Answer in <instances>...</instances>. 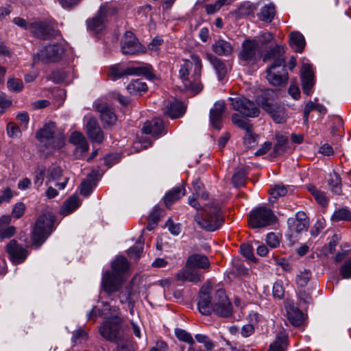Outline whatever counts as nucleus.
I'll return each instance as SVG.
<instances>
[{
  "instance_id": "obj_1",
  "label": "nucleus",
  "mask_w": 351,
  "mask_h": 351,
  "mask_svg": "<svg viewBox=\"0 0 351 351\" xmlns=\"http://www.w3.org/2000/svg\"><path fill=\"white\" fill-rule=\"evenodd\" d=\"M285 48L282 45H276L269 49L263 56L265 62L272 60V63L267 68V80L274 86H285L288 80V73L286 70L285 60L283 57Z\"/></svg>"
},
{
  "instance_id": "obj_2",
  "label": "nucleus",
  "mask_w": 351,
  "mask_h": 351,
  "mask_svg": "<svg viewBox=\"0 0 351 351\" xmlns=\"http://www.w3.org/2000/svg\"><path fill=\"white\" fill-rule=\"evenodd\" d=\"M191 58V60L182 61L179 69V77L186 90L197 94L203 88L200 80L202 64L198 56L192 55Z\"/></svg>"
},
{
  "instance_id": "obj_3",
  "label": "nucleus",
  "mask_w": 351,
  "mask_h": 351,
  "mask_svg": "<svg viewBox=\"0 0 351 351\" xmlns=\"http://www.w3.org/2000/svg\"><path fill=\"white\" fill-rule=\"evenodd\" d=\"M199 210L202 213L197 212L194 219L201 228L213 232L219 229L224 223L225 218L219 201L212 200L202 206Z\"/></svg>"
},
{
  "instance_id": "obj_4",
  "label": "nucleus",
  "mask_w": 351,
  "mask_h": 351,
  "mask_svg": "<svg viewBox=\"0 0 351 351\" xmlns=\"http://www.w3.org/2000/svg\"><path fill=\"white\" fill-rule=\"evenodd\" d=\"M277 97L278 93L276 91L273 89H267L258 95L256 101L276 123H283L287 119L286 111L283 106L274 103Z\"/></svg>"
},
{
  "instance_id": "obj_5",
  "label": "nucleus",
  "mask_w": 351,
  "mask_h": 351,
  "mask_svg": "<svg viewBox=\"0 0 351 351\" xmlns=\"http://www.w3.org/2000/svg\"><path fill=\"white\" fill-rule=\"evenodd\" d=\"M36 138L47 149L55 150L61 149L64 145V136L57 132L54 123H46L43 128L37 131Z\"/></svg>"
},
{
  "instance_id": "obj_6",
  "label": "nucleus",
  "mask_w": 351,
  "mask_h": 351,
  "mask_svg": "<svg viewBox=\"0 0 351 351\" xmlns=\"http://www.w3.org/2000/svg\"><path fill=\"white\" fill-rule=\"evenodd\" d=\"M117 313L110 312V315L106 321L101 323L99 327L100 335L106 341L117 343L124 339L121 328L122 319Z\"/></svg>"
},
{
  "instance_id": "obj_7",
  "label": "nucleus",
  "mask_w": 351,
  "mask_h": 351,
  "mask_svg": "<svg viewBox=\"0 0 351 351\" xmlns=\"http://www.w3.org/2000/svg\"><path fill=\"white\" fill-rule=\"evenodd\" d=\"M144 75L149 80H153L155 77L152 66L147 64L128 67H123L118 64L111 66L109 69V76L112 80H117L128 75Z\"/></svg>"
},
{
  "instance_id": "obj_8",
  "label": "nucleus",
  "mask_w": 351,
  "mask_h": 351,
  "mask_svg": "<svg viewBox=\"0 0 351 351\" xmlns=\"http://www.w3.org/2000/svg\"><path fill=\"white\" fill-rule=\"evenodd\" d=\"M55 218L50 214L40 215L33 228L32 240L33 245L40 246L53 230Z\"/></svg>"
},
{
  "instance_id": "obj_9",
  "label": "nucleus",
  "mask_w": 351,
  "mask_h": 351,
  "mask_svg": "<svg viewBox=\"0 0 351 351\" xmlns=\"http://www.w3.org/2000/svg\"><path fill=\"white\" fill-rule=\"evenodd\" d=\"M115 13L116 9L114 7L107 4L101 5L95 16L86 20L87 29L95 33L103 31L106 27L109 17Z\"/></svg>"
},
{
  "instance_id": "obj_10",
  "label": "nucleus",
  "mask_w": 351,
  "mask_h": 351,
  "mask_svg": "<svg viewBox=\"0 0 351 351\" xmlns=\"http://www.w3.org/2000/svg\"><path fill=\"white\" fill-rule=\"evenodd\" d=\"M276 217L272 210L265 206L252 210L248 216V223L252 228H261L275 223Z\"/></svg>"
},
{
  "instance_id": "obj_11",
  "label": "nucleus",
  "mask_w": 351,
  "mask_h": 351,
  "mask_svg": "<svg viewBox=\"0 0 351 351\" xmlns=\"http://www.w3.org/2000/svg\"><path fill=\"white\" fill-rule=\"evenodd\" d=\"M230 105L239 114L247 119L258 117L260 110L256 104L245 97H230Z\"/></svg>"
},
{
  "instance_id": "obj_12",
  "label": "nucleus",
  "mask_w": 351,
  "mask_h": 351,
  "mask_svg": "<svg viewBox=\"0 0 351 351\" xmlns=\"http://www.w3.org/2000/svg\"><path fill=\"white\" fill-rule=\"evenodd\" d=\"M213 312L218 316L225 317L232 315V304L223 289H219L213 294Z\"/></svg>"
},
{
  "instance_id": "obj_13",
  "label": "nucleus",
  "mask_w": 351,
  "mask_h": 351,
  "mask_svg": "<svg viewBox=\"0 0 351 351\" xmlns=\"http://www.w3.org/2000/svg\"><path fill=\"white\" fill-rule=\"evenodd\" d=\"M239 58L247 64L256 62L261 58L257 41L252 39L245 40L242 43Z\"/></svg>"
},
{
  "instance_id": "obj_14",
  "label": "nucleus",
  "mask_w": 351,
  "mask_h": 351,
  "mask_svg": "<svg viewBox=\"0 0 351 351\" xmlns=\"http://www.w3.org/2000/svg\"><path fill=\"white\" fill-rule=\"evenodd\" d=\"M121 49L124 55H136L145 51L133 32L127 31L121 40Z\"/></svg>"
},
{
  "instance_id": "obj_15",
  "label": "nucleus",
  "mask_w": 351,
  "mask_h": 351,
  "mask_svg": "<svg viewBox=\"0 0 351 351\" xmlns=\"http://www.w3.org/2000/svg\"><path fill=\"white\" fill-rule=\"evenodd\" d=\"M5 251L10 260L16 265L23 263L29 254L27 247L21 245L15 239L7 244Z\"/></svg>"
},
{
  "instance_id": "obj_16",
  "label": "nucleus",
  "mask_w": 351,
  "mask_h": 351,
  "mask_svg": "<svg viewBox=\"0 0 351 351\" xmlns=\"http://www.w3.org/2000/svg\"><path fill=\"white\" fill-rule=\"evenodd\" d=\"M62 53V49L59 45H49L41 49L34 56V62L36 61H42L43 62H56L60 59Z\"/></svg>"
},
{
  "instance_id": "obj_17",
  "label": "nucleus",
  "mask_w": 351,
  "mask_h": 351,
  "mask_svg": "<svg viewBox=\"0 0 351 351\" xmlns=\"http://www.w3.org/2000/svg\"><path fill=\"white\" fill-rule=\"evenodd\" d=\"M122 277L112 271H106L102 275L101 287L108 295L117 292L121 287Z\"/></svg>"
},
{
  "instance_id": "obj_18",
  "label": "nucleus",
  "mask_w": 351,
  "mask_h": 351,
  "mask_svg": "<svg viewBox=\"0 0 351 351\" xmlns=\"http://www.w3.org/2000/svg\"><path fill=\"white\" fill-rule=\"evenodd\" d=\"M210 282H206L202 287L199 291L197 307L203 315H209L213 312V294H210Z\"/></svg>"
},
{
  "instance_id": "obj_19",
  "label": "nucleus",
  "mask_w": 351,
  "mask_h": 351,
  "mask_svg": "<svg viewBox=\"0 0 351 351\" xmlns=\"http://www.w3.org/2000/svg\"><path fill=\"white\" fill-rule=\"evenodd\" d=\"M231 120L234 125L245 130V135L243 137V141L245 144L250 145L255 142L256 138L253 132V125L249 119L237 113H234L232 114Z\"/></svg>"
},
{
  "instance_id": "obj_20",
  "label": "nucleus",
  "mask_w": 351,
  "mask_h": 351,
  "mask_svg": "<svg viewBox=\"0 0 351 351\" xmlns=\"http://www.w3.org/2000/svg\"><path fill=\"white\" fill-rule=\"evenodd\" d=\"M86 120V132L89 139L93 142L101 143L104 138V132L95 117L87 116Z\"/></svg>"
},
{
  "instance_id": "obj_21",
  "label": "nucleus",
  "mask_w": 351,
  "mask_h": 351,
  "mask_svg": "<svg viewBox=\"0 0 351 351\" xmlns=\"http://www.w3.org/2000/svg\"><path fill=\"white\" fill-rule=\"evenodd\" d=\"M29 29L37 38L42 40L56 37L58 32L45 22H34L29 24Z\"/></svg>"
},
{
  "instance_id": "obj_22",
  "label": "nucleus",
  "mask_w": 351,
  "mask_h": 351,
  "mask_svg": "<svg viewBox=\"0 0 351 351\" xmlns=\"http://www.w3.org/2000/svg\"><path fill=\"white\" fill-rule=\"evenodd\" d=\"M94 106L99 113L100 119L105 128L111 127L116 123L117 117L109 106L100 101H97L95 102Z\"/></svg>"
},
{
  "instance_id": "obj_23",
  "label": "nucleus",
  "mask_w": 351,
  "mask_h": 351,
  "mask_svg": "<svg viewBox=\"0 0 351 351\" xmlns=\"http://www.w3.org/2000/svg\"><path fill=\"white\" fill-rule=\"evenodd\" d=\"M142 132L146 134H151L155 138L167 133L164 123L160 118H154L145 122L142 128Z\"/></svg>"
},
{
  "instance_id": "obj_24",
  "label": "nucleus",
  "mask_w": 351,
  "mask_h": 351,
  "mask_svg": "<svg viewBox=\"0 0 351 351\" xmlns=\"http://www.w3.org/2000/svg\"><path fill=\"white\" fill-rule=\"evenodd\" d=\"M287 224L291 231L300 233L307 230L309 221L305 213L298 212L295 217L288 219Z\"/></svg>"
},
{
  "instance_id": "obj_25",
  "label": "nucleus",
  "mask_w": 351,
  "mask_h": 351,
  "mask_svg": "<svg viewBox=\"0 0 351 351\" xmlns=\"http://www.w3.org/2000/svg\"><path fill=\"white\" fill-rule=\"evenodd\" d=\"M176 278L178 281L197 283L202 281V276L196 269L188 266L186 263L185 266L176 274Z\"/></svg>"
},
{
  "instance_id": "obj_26",
  "label": "nucleus",
  "mask_w": 351,
  "mask_h": 351,
  "mask_svg": "<svg viewBox=\"0 0 351 351\" xmlns=\"http://www.w3.org/2000/svg\"><path fill=\"white\" fill-rule=\"evenodd\" d=\"M301 81L304 94L309 95L314 86V74L312 67L308 64H303L301 69Z\"/></svg>"
},
{
  "instance_id": "obj_27",
  "label": "nucleus",
  "mask_w": 351,
  "mask_h": 351,
  "mask_svg": "<svg viewBox=\"0 0 351 351\" xmlns=\"http://www.w3.org/2000/svg\"><path fill=\"white\" fill-rule=\"evenodd\" d=\"M225 109V102L222 100H219L215 103L213 107L210 110V123L212 126L217 130H220L221 128L223 114Z\"/></svg>"
},
{
  "instance_id": "obj_28",
  "label": "nucleus",
  "mask_w": 351,
  "mask_h": 351,
  "mask_svg": "<svg viewBox=\"0 0 351 351\" xmlns=\"http://www.w3.org/2000/svg\"><path fill=\"white\" fill-rule=\"evenodd\" d=\"M69 142L76 146L75 154L82 155L88 150V141L80 132L75 131L72 132L69 137Z\"/></svg>"
},
{
  "instance_id": "obj_29",
  "label": "nucleus",
  "mask_w": 351,
  "mask_h": 351,
  "mask_svg": "<svg viewBox=\"0 0 351 351\" xmlns=\"http://www.w3.org/2000/svg\"><path fill=\"white\" fill-rule=\"evenodd\" d=\"M287 318L293 326H299L302 324L304 315L293 302H289L286 306Z\"/></svg>"
},
{
  "instance_id": "obj_30",
  "label": "nucleus",
  "mask_w": 351,
  "mask_h": 351,
  "mask_svg": "<svg viewBox=\"0 0 351 351\" xmlns=\"http://www.w3.org/2000/svg\"><path fill=\"white\" fill-rule=\"evenodd\" d=\"M10 215H3L0 217V239H10L16 233V228L9 226L11 222Z\"/></svg>"
},
{
  "instance_id": "obj_31",
  "label": "nucleus",
  "mask_w": 351,
  "mask_h": 351,
  "mask_svg": "<svg viewBox=\"0 0 351 351\" xmlns=\"http://www.w3.org/2000/svg\"><path fill=\"white\" fill-rule=\"evenodd\" d=\"M104 308L98 309L96 306H93L91 311L87 314L88 319L95 321L97 317H107L110 315V312L117 313L119 311L117 306H111L106 302H102Z\"/></svg>"
},
{
  "instance_id": "obj_32",
  "label": "nucleus",
  "mask_w": 351,
  "mask_h": 351,
  "mask_svg": "<svg viewBox=\"0 0 351 351\" xmlns=\"http://www.w3.org/2000/svg\"><path fill=\"white\" fill-rule=\"evenodd\" d=\"M186 193L185 188L183 185H179L173 187L164 197V202L166 206H171L175 202L180 199Z\"/></svg>"
},
{
  "instance_id": "obj_33",
  "label": "nucleus",
  "mask_w": 351,
  "mask_h": 351,
  "mask_svg": "<svg viewBox=\"0 0 351 351\" xmlns=\"http://www.w3.org/2000/svg\"><path fill=\"white\" fill-rule=\"evenodd\" d=\"M186 263H187L188 266H191L195 269L196 268L206 269L209 268L210 265L208 258L206 256L197 254L189 256Z\"/></svg>"
},
{
  "instance_id": "obj_34",
  "label": "nucleus",
  "mask_w": 351,
  "mask_h": 351,
  "mask_svg": "<svg viewBox=\"0 0 351 351\" xmlns=\"http://www.w3.org/2000/svg\"><path fill=\"white\" fill-rule=\"evenodd\" d=\"M184 111V104L180 101H174L167 105L164 113L171 119H176L181 117Z\"/></svg>"
},
{
  "instance_id": "obj_35",
  "label": "nucleus",
  "mask_w": 351,
  "mask_h": 351,
  "mask_svg": "<svg viewBox=\"0 0 351 351\" xmlns=\"http://www.w3.org/2000/svg\"><path fill=\"white\" fill-rule=\"evenodd\" d=\"M192 185L194 190V193L193 195L189 197L188 203L191 206L193 207L199 211L202 208V204L195 196L199 195L200 192L204 190V185L198 179L193 181Z\"/></svg>"
},
{
  "instance_id": "obj_36",
  "label": "nucleus",
  "mask_w": 351,
  "mask_h": 351,
  "mask_svg": "<svg viewBox=\"0 0 351 351\" xmlns=\"http://www.w3.org/2000/svg\"><path fill=\"white\" fill-rule=\"evenodd\" d=\"M288 346V336L285 331L279 332L275 341L267 351H286Z\"/></svg>"
},
{
  "instance_id": "obj_37",
  "label": "nucleus",
  "mask_w": 351,
  "mask_h": 351,
  "mask_svg": "<svg viewBox=\"0 0 351 351\" xmlns=\"http://www.w3.org/2000/svg\"><path fill=\"white\" fill-rule=\"evenodd\" d=\"M213 51L219 56H228L232 52V45L223 39H219L212 46Z\"/></svg>"
},
{
  "instance_id": "obj_38",
  "label": "nucleus",
  "mask_w": 351,
  "mask_h": 351,
  "mask_svg": "<svg viewBox=\"0 0 351 351\" xmlns=\"http://www.w3.org/2000/svg\"><path fill=\"white\" fill-rule=\"evenodd\" d=\"M289 44L295 52L301 53L306 44L304 36L299 32H292L290 34Z\"/></svg>"
},
{
  "instance_id": "obj_39",
  "label": "nucleus",
  "mask_w": 351,
  "mask_h": 351,
  "mask_svg": "<svg viewBox=\"0 0 351 351\" xmlns=\"http://www.w3.org/2000/svg\"><path fill=\"white\" fill-rule=\"evenodd\" d=\"M276 15V8L273 3H269L263 6L258 17L260 21L265 23H271Z\"/></svg>"
},
{
  "instance_id": "obj_40",
  "label": "nucleus",
  "mask_w": 351,
  "mask_h": 351,
  "mask_svg": "<svg viewBox=\"0 0 351 351\" xmlns=\"http://www.w3.org/2000/svg\"><path fill=\"white\" fill-rule=\"evenodd\" d=\"M207 56L210 62L216 71L219 80H222L228 72L225 63L223 60L213 55L208 54Z\"/></svg>"
},
{
  "instance_id": "obj_41",
  "label": "nucleus",
  "mask_w": 351,
  "mask_h": 351,
  "mask_svg": "<svg viewBox=\"0 0 351 351\" xmlns=\"http://www.w3.org/2000/svg\"><path fill=\"white\" fill-rule=\"evenodd\" d=\"M112 271L120 275L124 274L129 268L128 260L123 256H117L111 264Z\"/></svg>"
},
{
  "instance_id": "obj_42",
  "label": "nucleus",
  "mask_w": 351,
  "mask_h": 351,
  "mask_svg": "<svg viewBox=\"0 0 351 351\" xmlns=\"http://www.w3.org/2000/svg\"><path fill=\"white\" fill-rule=\"evenodd\" d=\"M328 182L332 193L336 195L341 194V179L337 173H330Z\"/></svg>"
},
{
  "instance_id": "obj_43",
  "label": "nucleus",
  "mask_w": 351,
  "mask_h": 351,
  "mask_svg": "<svg viewBox=\"0 0 351 351\" xmlns=\"http://www.w3.org/2000/svg\"><path fill=\"white\" fill-rule=\"evenodd\" d=\"M80 205L77 196L73 195L69 197L63 204L60 209L62 215H67L74 211Z\"/></svg>"
},
{
  "instance_id": "obj_44",
  "label": "nucleus",
  "mask_w": 351,
  "mask_h": 351,
  "mask_svg": "<svg viewBox=\"0 0 351 351\" xmlns=\"http://www.w3.org/2000/svg\"><path fill=\"white\" fill-rule=\"evenodd\" d=\"M312 276V273L309 269H304L300 270L295 276V283L298 288H304L308 283Z\"/></svg>"
},
{
  "instance_id": "obj_45",
  "label": "nucleus",
  "mask_w": 351,
  "mask_h": 351,
  "mask_svg": "<svg viewBox=\"0 0 351 351\" xmlns=\"http://www.w3.org/2000/svg\"><path fill=\"white\" fill-rule=\"evenodd\" d=\"M288 138L283 135H276V143L274 147V156L283 154L287 147Z\"/></svg>"
},
{
  "instance_id": "obj_46",
  "label": "nucleus",
  "mask_w": 351,
  "mask_h": 351,
  "mask_svg": "<svg viewBox=\"0 0 351 351\" xmlns=\"http://www.w3.org/2000/svg\"><path fill=\"white\" fill-rule=\"evenodd\" d=\"M127 90L130 94H137L140 93L146 92L147 90V86L145 82L141 80H132L126 87Z\"/></svg>"
},
{
  "instance_id": "obj_47",
  "label": "nucleus",
  "mask_w": 351,
  "mask_h": 351,
  "mask_svg": "<svg viewBox=\"0 0 351 351\" xmlns=\"http://www.w3.org/2000/svg\"><path fill=\"white\" fill-rule=\"evenodd\" d=\"M333 221H351V211L348 208L337 209L331 217Z\"/></svg>"
},
{
  "instance_id": "obj_48",
  "label": "nucleus",
  "mask_w": 351,
  "mask_h": 351,
  "mask_svg": "<svg viewBox=\"0 0 351 351\" xmlns=\"http://www.w3.org/2000/svg\"><path fill=\"white\" fill-rule=\"evenodd\" d=\"M269 193L272 197L277 199L286 195L288 193V188L285 185L279 183L271 186Z\"/></svg>"
},
{
  "instance_id": "obj_49",
  "label": "nucleus",
  "mask_w": 351,
  "mask_h": 351,
  "mask_svg": "<svg viewBox=\"0 0 351 351\" xmlns=\"http://www.w3.org/2000/svg\"><path fill=\"white\" fill-rule=\"evenodd\" d=\"M316 110L320 113L325 114L326 112V108L319 104H315L311 101H309L305 106L304 110V116L305 119V121H308V117L309 113L313 110Z\"/></svg>"
},
{
  "instance_id": "obj_50",
  "label": "nucleus",
  "mask_w": 351,
  "mask_h": 351,
  "mask_svg": "<svg viewBox=\"0 0 351 351\" xmlns=\"http://www.w3.org/2000/svg\"><path fill=\"white\" fill-rule=\"evenodd\" d=\"M161 210L158 208H154L149 215L147 219V229L148 230H152L155 228L160 220Z\"/></svg>"
},
{
  "instance_id": "obj_51",
  "label": "nucleus",
  "mask_w": 351,
  "mask_h": 351,
  "mask_svg": "<svg viewBox=\"0 0 351 351\" xmlns=\"http://www.w3.org/2000/svg\"><path fill=\"white\" fill-rule=\"evenodd\" d=\"M143 245L144 241H141V238L134 246L128 249V254L129 256L135 259L138 258L143 252Z\"/></svg>"
},
{
  "instance_id": "obj_52",
  "label": "nucleus",
  "mask_w": 351,
  "mask_h": 351,
  "mask_svg": "<svg viewBox=\"0 0 351 351\" xmlns=\"http://www.w3.org/2000/svg\"><path fill=\"white\" fill-rule=\"evenodd\" d=\"M175 334L176 337L180 341L187 343L190 346H193L195 344V341L193 340V337L185 330L176 328L175 330Z\"/></svg>"
},
{
  "instance_id": "obj_53",
  "label": "nucleus",
  "mask_w": 351,
  "mask_h": 351,
  "mask_svg": "<svg viewBox=\"0 0 351 351\" xmlns=\"http://www.w3.org/2000/svg\"><path fill=\"white\" fill-rule=\"evenodd\" d=\"M247 174L244 169H241L234 173L232 182L235 187H240L245 184Z\"/></svg>"
},
{
  "instance_id": "obj_54",
  "label": "nucleus",
  "mask_w": 351,
  "mask_h": 351,
  "mask_svg": "<svg viewBox=\"0 0 351 351\" xmlns=\"http://www.w3.org/2000/svg\"><path fill=\"white\" fill-rule=\"evenodd\" d=\"M309 191L318 204L323 206L328 204V199L324 192L318 191L315 186L310 187Z\"/></svg>"
},
{
  "instance_id": "obj_55",
  "label": "nucleus",
  "mask_w": 351,
  "mask_h": 351,
  "mask_svg": "<svg viewBox=\"0 0 351 351\" xmlns=\"http://www.w3.org/2000/svg\"><path fill=\"white\" fill-rule=\"evenodd\" d=\"M63 171L60 167L51 166L47 169V178L49 180H59L62 176Z\"/></svg>"
},
{
  "instance_id": "obj_56",
  "label": "nucleus",
  "mask_w": 351,
  "mask_h": 351,
  "mask_svg": "<svg viewBox=\"0 0 351 351\" xmlns=\"http://www.w3.org/2000/svg\"><path fill=\"white\" fill-rule=\"evenodd\" d=\"M93 177L89 176L81 184L80 193L82 195L87 197L93 191Z\"/></svg>"
},
{
  "instance_id": "obj_57",
  "label": "nucleus",
  "mask_w": 351,
  "mask_h": 351,
  "mask_svg": "<svg viewBox=\"0 0 351 351\" xmlns=\"http://www.w3.org/2000/svg\"><path fill=\"white\" fill-rule=\"evenodd\" d=\"M256 6L250 2H244L238 8L239 14L241 16H248L254 13Z\"/></svg>"
},
{
  "instance_id": "obj_58",
  "label": "nucleus",
  "mask_w": 351,
  "mask_h": 351,
  "mask_svg": "<svg viewBox=\"0 0 351 351\" xmlns=\"http://www.w3.org/2000/svg\"><path fill=\"white\" fill-rule=\"evenodd\" d=\"M195 338L197 342L203 343L206 350L208 351L212 350L215 347V344L213 341H211L206 335L197 334L195 335Z\"/></svg>"
},
{
  "instance_id": "obj_59",
  "label": "nucleus",
  "mask_w": 351,
  "mask_h": 351,
  "mask_svg": "<svg viewBox=\"0 0 351 351\" xmlns=\"http://www.w3.org/2000/svg\"><path fill=\"white\" fill-rule=\"evenodd\" d=\"M7 86L9 90L14 92H20L23 88L22 81L14 77L8 79Z\"/></svg>"
},
{
  "instance_id": "obj_60",
  "label": "nucleus",
  "mask_w": 351,
  "mask_h": 351,
  "mask_svg": "<svg viewBox=\"0 0 351 351\" xmlns=\"http://www.w3.org/2000/svg\"><path fill=\"white\" fill-rule=\"evenodd\" d=\"M285 288L282 280H277L273 286V295L276 298L282 299L284 297Z\"/></svg>"
},
{
  "instance_id": "obj_61",
  "label": "nucleus",
  "mask_w": 351,
  "mask_h": 351,
  "mask_svg": "<svg viewBox=\"0 0 351 351\" xmlns=\"http://www.w3.org/2000/svg\"><path fill=\"white\" fill-rule=\"evenodd\" d=\"M117 345V351H135L133 343L129 339H123Z\"/></svg>"
},
{
  "instance_id": "obj_62",
  "label": "nucleus",
  "mask_w": 351,
  "mask_h": 351,
  "mask_svg": "<svg viewBox=\"0 0 351 351\" xmlns=\"http://www.w3.org/2000/svg\"><path fill=\"white\" fill-rule=\"evenodd\" d=\"M240 250L241 254L247 259L255 261L256 258L253 254V247L250 244L243 243L241 245Z\"/></svg>"
},
{
  "instance_id": "obj_63",
  "label": "nucleus",
  "mask_w": 351,
  "mask_h": 351,
  "mask_svg": "<svg viewBox=\"0 0 351 351\" xmlns=\"http://www.w3.org/2000/svg\"><path fill=\"white\" fill-rule=\"evenodd\" d=\"M326 222L323 218L317 219L313 227L311 229V233L313 237L317 236L322 230L325 228Z\"/></svg>"
},
{
  "instance_id": "obj_64",
  "label": "nucleus",
  "mask_w": 351,
  "mask_h": 351,
  "mask_svg": "<svg viewBox=\"0 0 351 351\" xmlns=\"http://www.w3.org/2000/svg\"><path fill=\"white\" fill-rule=\"evenodd\" d=\"M340 274L343 278H351V258L341 266Z\"/></svg>"
}]
</instances>
